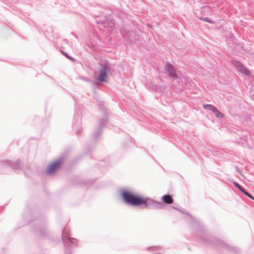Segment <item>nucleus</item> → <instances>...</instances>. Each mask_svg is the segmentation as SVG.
I'll return each instance as SVG.
<instances>
[{
	"label": "nucleus",
	"instance_id": "obj_7",
	"mask_svg": "<svg viewBox=\"0 0 254 254\" xmlns=\"http://www.w3.org/2000/svg\"><path fill=\"white\" fill-rule=\"evenodd\" d=\"M212 111L217 118H221L223 117V115L222 113H221L215 107L214 108V110H213Z\"/></svg>",
	"mask_w": 254,
	"mask_h": 254
},
{
	"label": "nucleus",
	"instance_id": "obj_3",
	"mask_svg": "<svg viewBox=\"0 0 254 254\" xmlns=\"http://www.w3.org/2000/svg\"><path fill=\"white\" fill-rule=\"evenodd\" d=\"M62 165V161L57 160L50 164L47 168L46 172L48 174H51L58 170Z\"/></svg>",
	"mask_w": 254,
	"mask_h": 254
},
{
	"label": "nucleus",
	"instance_id": "obj_2",
	"mask_svg": "<svg viewBox=\"0 0 254 254\" xmlns=\"http://www.w3.org/2000/svg\"><path fill=\"white\" fill-rule=\"evenodd\" d=\"M233 64L235 67L242 73L248 76L251 75V71L249 70V69L246 68L240 62L237 61H234L233 62Z\"/></svg>",
	"mask_w": 254,
	"mask_h": 254
},
{
	"label": "nucleus",
	"instance_id": "obj_9",
	"mask_svg": "<svg viewBox=\"0 0 254 254\" xmlns=\"http://www.w3.org/2000/svg\"><path fill=\"white\" fill-rule=\"evenodd\" d=\"M234 185L236 187H237L238 189H239L242 192H244L245 190L241 186H240L238 183L234 182Z\"/></svg>",
	"mask_w": 254,
	"mask_h": 254
},
{
	"label": "nucleus",
	"instance_id": "obj_10",
	"mask_svg": "<svg viewBox=\"0 0 254 254\" xmlns=\"http://www.w3.org/2000/svg\"><path fill=\"white\" fill-rule=\"evenodd\" d=\"M243 193L250 198L254 200V197L251 194L247 192L246 190H245L244 192H243Z\"/></svg>",
	"mask_w": 254,
	"mask_h": 254
},
{
	"label": "nucleus",
	"instance_id": "obj_5",
	"mask_svg": "<svg viewBox=\"0 0 254 254\" xmlns=\"http://www.w3.org/2000/svg\"><path fill=\"white\" fill-rule=\"evenodd\" d=\"M166 69L172 77H176L177 74L175 69L170 64H167L166 66Z\"/></svg>",
	"mask_w": 254,
	"mask_h": 254
},
{
	"label": "nucleus",
	"instance_id": "obj_6",
	"mask_svg": "<svg viewBox=\"0 0 254 254\" xmlns=\"http://www.w3.org/2000/svg\"><path fill=\"white\" fill-rule=\"evenodd\" d=\"M162 201L167 204H171L173 201V198L170 195H165L162 198Z\"/></svg>",
	"mask_w": 254,
	"mask_h": 254
},
{
	"label": "nucleus",
	"instance_id": "obj_11",
	"mask_svg": "<svg viewBox=\"0 0 254 254\" xmlns=\"http://www.w3.org/2000/svg\"><path fill=\"white\" fill-rule=\"evenodd\" d=\"M207 18H205V19H203L204 21H207L208 22V21L207 20Z\"/></svg>",
	"mask_w": 254,
	"mask_h": 254
},
{
	"label": "nucleus",
	"instance_id": "obj_4",
	"mask_svg": "<svg viewBox=\"0 0 254 254\" xmlns=\"http://www.w3.org/2000/svg\"><path fill=\"white\" fill-rule=\"evenodd\" d=\"M109 71V69L107 67H103L98 75V80L101 82L105 81V79L107 76V73Z\"/></svg>",
	"mask_w": 254,
	"mask_h": 254
},
{
	"label": "nucleus",
	"instance_id": "obj_1",
	"mask_svg": "<svg viewBox=\"0 0 254 254\" xmlns=\"http://www.w3.org/2000/svg\"><path fill=\"white\" fill-rule=\"evenodd\" d=\"M124 200L132 205H139L144 204L146 205L147 198L135 194L129 191H125L122 193Z\"/></svg>",
	"mask_w": 254,
	"mask_h": 254
},
{
	"label": "nucleus",
	"instance_id": "obj_8",
	"mask_svg": "<svg viewBox=\"0 0 254 254\" xmlns=\"http://www.w3.org/2000/svg\"><path fill=\"white\" fill-rule=\"evenodd\" d=\"M203 107L204 109H207V110H211V111H213V110H214V108H215V107H214L212 105H208V104L203 105Z\"/></svg>",
	"mask_w": 254,
	"mask_h": 254
}]
</instances>
